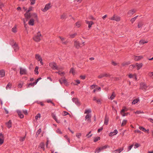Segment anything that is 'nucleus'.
I'll return each mask as SVG.
<instances>
[{"label": "nucleus", "instance_id": "obj_54", "mask_svg": "<svg viewBox=\"0 0 153 153\" xmlns=\"http://www.w3.org/2000/svg\"><path fill=\"white\" fill-rule=\"evenodd\" d=\"M40 117V114H38L37 115L35 116V119L36 120H37L38 118Z\"/></svg>", "mask_w": 153, "mask_h": 153}, {"label": "nucleus", "instance_id": "obj_31", "mask_svg": "<svg viewBox=\"0 0 153 153\" xmlns=\"http://www.w3.org/2000/svg\"><path fill=\"white\" fill-rule=\"evenodd\" d=\"M41 128H40L39 130H38L37 131V132L36 133V137H38V136L39 134L41 132Z\"/></svg>", "mask_w": 153, "mask_h": 153}, {"label": "nucleus", "instance_id": "obj_28", "mask_svg": "<svg viewBox=\"0 0 153 153\" xmlns=\"http://www.w3.org/2000/svg\"><path fill=\"white\" fill-rule=\"evenodd\" d=\"M69 73H72V74L73 75H74V74H75V70L73 68H71V69L70 70V71H69Z\"/></svg>", "mask_w": 153, "mask_h": 153}, {"label": "nucleus", "instance_id": "obj_15", "mask_svg": "<svg viewBox=\"0 0 153 153\" xmlns=\"http://www.w3.org/2000/svg\"><path fill=\"white\" fill-rule=\"evenodd\" d=\"M81 44L79 42L77 41H75L74 42V45L76 48L77 49H79L80 47Z\"/></svg>", "mask_w": 153, "mask_h": 153}, {"label": "nucleus", "instance_id": "obj_13", "mask_svg": "<svg viewBox=\"0 0 153 153\" xmlns=\"http://www.w3.org/2000/svg\"><path fill=\"white\" fill-rule=\"evenodd\" d=\"M135 65V67H137V70H139L141 68H142L143 65V64L142 63L138 64L136 63Z\"/></svg>", "mask_w": 153, "mask_h": 153}, {"label": "nucleus", "instance_id": "obj_58", "mask_svg": "<svg viewBox=\"0 0 153 153\" xmlns=\"http://www.w3.org/2000/svg\"><path fill=\"white\" fill-rule=\"evenodd\" d=\"M140 146V144H139L138 143H136L134 145V148H137Z\"/></svg>", "mask_w": 153, "mask_h": 153}, {"label": "nucleus", "instance_id": "obj_48", "mask_svg": "<svg viewBox=\"0 0 153 153\" xmlns=\"http://www.w3.org/2000/svg\"><path fill=\"white\" fill-rule=\"evenodd\" d=\"M35 85L34 83H30L28 84V86H27V88H28L30 86H33Z\"/></svg>", "mask_w": 153, "mask_h": 153}, {"label": "nucleus", "instance_id": "obj_25", "mask_svg": "<svg viewBox=\"0 0 153 153\" xmlns=\"http://www.w3.org/2000/svg\"><path fill=\"white\" fill-rule=\"evenodd\" d=\"M115 96L116 94L115 93V92H113L112 93V95L110 97V98H109V99L111 100H112L114 98V97Z\"/></svg>", "mask_w": 153, "mask_h": 153}, {"label": "nucleus", "instance_id": "obj_29", "mask_svg": "<svg viewBox=\"0 0 153 153\" xmlns=\"http://www.w3.org/2000/svg\"><path fill=\"white\" fill-rule=\"evenodd\" d=\"M147 42V41H145L143 40H141L139 41V44L140 45H142Z\"/></svg>", "mask_w": 153, "mask_h": 153}, {"label": "nucleus", "instance_id": "obj_37", "mask_svg": "<svg viewBox=\"0 0 153 153\" xmlns=\"http://www.w3.org/2000/svg\"><path fill=\"white\" fill-rule=\"evenodd\" d=\"M38 67L37 66H36L35 68V69L34 70V72L35 73V74H39V72L38 71Z\"/></svg>", "mask_w": 153, "mask_h": 153}, {"label": "nucleus", "instance_id": "obj_60", "mask_svg": "<svg viewBox=\"0 0 153 153\" xmlns=\"http://www.w3.org/2000/svg\"><path fill=\"white\" fill-rule=\"evenodd\" d=\"M103 130V128L102 127H101L100 128L98 129L97 130V132L99 133Z\"/></svg>", "mask_w": 153, "mask_h": 153}, {"label": "nucleus", "instance_id": "obj_16", "mask_svg": "<svg viewBox=\"0 0 153 153\" xmlns=\"http://www.w3.org/2000/svg\"><path fill=\"white\" fill-rule=\"evenodd\" d=\"M142 58H143V56H134V60L135 61H139Z\"/></svg>", "mask_w": 153, "mask_h": 153}, {"label": "nucleus", "instance_id": "obj_8", "mask_svg": "<svg viewBox=\"0 0 153 153\" xmlns=\"http://www.w3.org/2000/svg\"><path fill=\"white\" fill-rule=\"evenodd\" d=\"M136 12V10L134 9H132L128 12L127 15L129 16H131Z\"/></svg>", "mask_w": 153, "mask_h": 153}, {"label": "nucleus", "instance_id": "obj_32", "mask_svg": "<svg viewBox=\"0 0 153 153\" xmlns=\"http://www.w3.org/2000/svg\"><path fill=\"white\" fill-rule=\"evenodd\" d=\"M77 35L76 33H75L72 34H69V38H73L76 36Z\"/></svg>", "mask_w": 153, "mask_h": 153}, {"label": "nucleus", "instance_id": "obj_49", "mask_svg": "<svg viewBox=\"0 0 153 153\" xmlns=\"http://www.w3.org/2000/svg\"><path fill=\"white\" fill-rule=\"evenodd\" d=\"M91 111L90 109H86L85 111V114L89 113L91 112Z\"/></svg>", "mask_w": 153, "mask_h": 153}, {"label": "nucleus", "instance_id": "obj_2", "mask_svg": "<svg viewBox=\"0 0 153 153\" xmlns=\"http://www.w3.org/2000/svg\"><path fill=\"white\" fill-rule=\"evenodd\" d=\"M49 66L53 70H59L60 68H59L56 65V63L54 62H52L49 63Z\"/></svg>", "mask_w": 153, "mask_h": 153}, {"label": "nucleus", "instance_id": "obj_50", "mask_svg": "<svg viewBox=\"0 0 153 153\" xmlns=\"http://www.w3.org/2000/svg\"><path fill=\"white\" fill-rule=\"evenodd\" d=\"M35 1L36 0H30V4L32 5L35 4Z\"/></svg>", "mask_w": 153, "mask_h": 153}, {"label": "nucleus", "instance_id": "obj_4", "mask_svg": "<svg viewBox=\"0 0 153 153\" xmlns=\"http://www.w3.org/2000/svg\"><path fill=\"white\" fill-rule=\"evenodd\" d=\"M30 11V10L28 9L26 11V13L24 14L25 17L27 21L30 18V16L31 13H29Z\"/></svg>", "mask_w": 153, "mask_h": 153}, {"label": "nucleus", "instance_id": "obj_12", "mask_svg": "<svg viewBox=\"0 0 153 153\" xmlns=\"http://www.w3.org/2000/svg\"><path fill=\"white\" fill-rule=\"evenodd\" d=\"M12 47L14 48V51L15 52L17 51L19 49L18 45L16 43H14L13 45H12Z\"/></svg>", "mask_w": 153, "mask_h": 153}, {"label": "nucleus", "instance_id": "obj_26", "mask_svg": "<svg viewBox=\"0 0 153 153\" xmlns=\"http://www.w3.org/2000/svg\"><path fill=\"white\" fill-rule=\"evenodd\" d=\"M35 58L38 61H40L42 59L41 56L38 54H36L35 55Z\"/></svg>", "mask_w": 153, "mask_h": 153}, {"label": "nucleus", "instance_id": "obj_46", "mask_svg": "<svg viewBox=\"0 0 153 153\" xmlns=\"http://www.w3.org/2000/svg\"><path fill=\"white\" fill-rule=\"evenodd\" d=\"M82 0H74V2L76 4H78L80 3Z\"/></svg>", "mask_w": 153, "mask_h": 153}, {"label": "nucleus", "instance_id": "obj_42", "mask_svg": "<svg viewBox=\"0 0 153 153\" xmlns=\"http://www.w3.org/2000/svg\"><path fill=\"white\" fill-rule=\"evenodd\" d=\"M137 16H136L135 17H134L131 19L130 20V21L132 22V23H133V22L135 21V19H137Z\"/></svg>", "mask_w": 153, "mask_h": 153}, {"label": "nucleus", "instance_id": "obj_1", "mask_svg": "<svg viewBox=\"0 0 153 153\" xmlns=\"http://www.w3.org/2000/svg\"><path fill=\"white\" fill-rule=\"evenodd\" d=\"M42 36L40 31H39L36 34L33 38V39L36 42H38L40 41Z\"/></svg>", "mask_w": 153, "mask_h": 153}, {"label": "nucleus", "instance_id": "obj_44", "mask_svg": "<svg viewBox=\"0 0 153 153\" xmlns=\"http://www.w3.org/2000/svg\"><path fill=\"white\" fill-rule=\"evenodd\" d=\"M120 17L118 16H115V20L116 21H119L120 20Z\"/></svg>", "mask_w": 153, "mask_h": 153}, {"label": "nucleus", "instance_id": "obj_22", "mask_svg": "<svg viewBox=\"0 0 153 153\" xmlns=\"http://www.w3.org/2000/svg\"><path fill=\"white\" fill-rule=\"evenodd\" d=\"M39 147L41 149H42L43 151H44L45 149L44 143L43 142L41 143L39 146Z\"/></svg>", "mask_w": 153, "mask_h": 153}, {"label": "nucleus", "instance_id": "obj_34", "mask_svg": "<svg viewBox=\"0 0 153 153\" xmlns=\"http://www.w3.org/2000/svg\"><path fill=\"white\" fill-rule=\"evenodd\" d=\"M107 147H109V146L108 145H105L104 146L100 147V148L102 151V150L106 149Z\"/></svg>", "mask_w": 153, "mask_h": 153}, {"label": "nucleus", "instance_id": "obj_43", "mask_svg": "<svg viewBox=\"0 0 153 153\" xmlns=\"http://www.w3.org/2000/svg\"><path fill=\"white\" fill-rule=\"evenodd\" d=\"M76 25L77 27H79L81 26V23L78 22L76 23Z\"/></svg>", "mask_w": 153, "mask_h": 153}, {"label": "nucleus", "instance_id": "obj_36", "mask_svg": "<svg viewBox=\"0 0 153 153\" xmlns=\"http://www.w3.org/2000/svg\"><path fill=\"white\" fill-rule=\"evenodd\" d=\"M11 87L12 84L10 83H9L6 86V89L7 90L8 88H11Z\"/></svg>", "mask_w": 153, "mask_h": 153}, {"label": "nucleus", "instance_id": "obj_52", "mask_svg": "<svg viewBox=\"0 0 153 153\" xmlns=\"http://www.w3.org/2000/svg\"><path fill=\"white\" fill-rule=\"evenodd\" d=\"M128 114H129V113L128 112H127L126 113H123L121 114V115L123 116V117H124L126 116H127Z\"/></svg>", "mask_w": 153, "mask_h": 153}, {"label": "nucleus", "instance_id": "obj_51", "mask_svg": "<svg viewBox=\"0 0 153 153\" xmlns=\"http://www.w3.org/2000/svg\"><path fill=\"white\" fill-rule=\"evenodd\" d=\"M4 142V138H0V145L2 144Z\"/></svg>", "mask_w": 153, "mask_h": 153}, {"label": "nucleus", "instance_id": "obj_64", "mask_svg": "<svg viewBox=\"0 0 153 153\" xmlns=\"http://www.w3.org/2000/svg\"><path fill=\"white\" fill-rule=\"evenodd\" d=\"M76 136L78 138H79L81 136V133L77 134Z\"/></svg>", "mask_w": 153, "mask_h": 153}, {"label": "nucleus", "instance_id": "obj_53", "mask_svg": "<svg viewBox=\"0 0 153 153\" xmlns=\"http://www.w3.org/2000/svg\"><path fill=\"white\" fill-rule=\"evenodd\" d=\"M149 76L152 78H153V72L150 73L149 74Z\"/></svg>", "mask_w": 153, "mask_h": 153}, {"label": "nucleus", "instance_id": "obj_3", "mask_svg": "<svg viewBox=\"0 0 153 153\" xmlns=\"http://www.w3.org/2000/svg\"><path fill=\"white\" fill-rule=\"evenodd\" d=\"M148 87L146 84L144 82H141L140 84V88L146 91Z\"/></svg>", "mask_w": 153, "mask_h": 153}, {"label": "nucleus", "instance_id": "obj_55", "mask_svg": "<svg viewBox=\"0 0 153 153\" xmlns=\"http://www.w3.org/2000/svg\"><path fill=\"white\" fill-rule=\"evenodd\" d=\"M4 7V5L2 2L0 1V9H1Z\"/></svg>", "mask_w": 153, "mask_h": 153}, {"label": "nucleus", "instance_id": "obj_23", "mask_svg": "<svg viewBox=\"0 0 153 153\" xmlns=\"http://www.w3.org/2000/svg\"><path fill=\"white\" fill-rule=\"evenodd\" d=\"M5 73L4 70L0 71V77H2L4 76Z\"/></svg>", "mask_w": 153, "mask_h": 153}, {"label": "nucleus", "instance_id": "obj_20", "mask_svg": "<svg viewBox=\"0 0 153 153\" xmlns=\"http://www.w3.org/2000/svg\"><path fill=\"white\" fill-rule=\"evenodd\" d=\"M117 130H115L113 132H112L110 133L109 135L110 136H112L113 135L116 134L117 133Z\"/></svg>", "mask_w": 153, "mask_h": 153}, {"label": "nucleus", "instance_id": "obj_5", "mask_svg": "<svg viewBox=\"0 0 153 153\" xmlns=\"http://www.w3.org/2000/svg\"><path fill=\"white\" fill-rule=\"evenodd\" d=\"M30 11V10L28 9L26 11V13L24 14L25 17L27 21L30 18V16L31 13H29Z\"/></svg>", "mask_w": 153, "mask_h": 153}, {"label": "nucleus", "instance_id": "obj_18", "mask_svg": "<svg viewBox=\"0 0 153 153\" xmlns=\"http://www.w3.org/2000/svg\"><path fill=\"white\" fill-rule=\"evenodd\" d=\"M17 113L19 117L21 118H22L24 116L23 114H22V112L20 110H18L17 111Z\"/></svg>", "mask_w": 153, "mask_h": 153}, {"label": "nucleus", "instance_id": "obj_6", "mask_svg": "<svg viewBox=\"0 0 153 153\" xmlns=\"http://www.w3.org/2000/svg\"><path fill=\"white\" fill-rule=\"evenodd\" d=\"M51 7V4L50 3H48L45 5L44 8L42 9V10L44 12H45L50 8Z\"/></svg>", "mask_w": 153, "mask_h": 153}, {"label": "nucleus", "instance_id": "obj_59", "mask_svg": "<svg viewBox=\"0 0 153 153\" xmlns=\"http://www.w3.org/2000/svg\"><path fill=\"white\" fill-rule=\"evenodd\" d=\"M80 78L82 79H84L85 78V76H82L81 75L80 76Z\"/></svg>", "mask_w": 153, "mask_h": 153}, {"label": "nucleus", "instance_id": "obj_38", "mask_svg": "<svg viewBox=\"0 0 153 153\" xmlns=\"http://www.w3.org/2000/svg\"><path fill=\"white\" fill-rule=\"evenodd\" d=\"M101 151V149H100V147L99 148H97L95 151V153H99Z\"/></svg>", "mask_w": 153, "mask_h": 153}, {"label": "nucleus", "instance_id": "obj_35", "mask_svg": "<svg viewBox=\"0 0 153 153\" xmlns=\"http://www.w3.org/2000/svg\"><path fill=\"white\" fill-rule=\"evenodd\" d=\"M143 25V23L142 22H139L138 23V25H137V27L139 28H140Z\"/></svg>", "mask_w": 153, "mask_h": 153}, {"label": "nucleus", "instance_id": "obj_24", "mask_svg": "<svg viewBox=\"0 0 153 153\" xmlns=\"http://www.w3.org/2000/svg\"><path fill=\"white\" fill-rule=\"evenodd\" d=\"M59 82L61 84H62V83H64L65 85L66 86L67 84L66 83V80L65 79H62L61 78V79L59 80Z\"/></svg>", "mask_w": 153, "mask_h": 153}, {"label": "nucleus", "instance_id": "obj_56", "mask_svg": "<svg viewBox=\"0 0 153 153\" xmlns=\"http://www.w3.org/2000/svg\"><path fill=\"white\" fill-rule=\"evenodd\" d=\"M12 31L13 32L16 33L17 32L16 27H13L12 28Z\"/></svg>", "mask_w": 153, "mask_h": 153}, {"label": "nucleus", "instance_id": "obj_47", "mask_svg": "<svg viewBox=\"0 0 153 153\" xmlns=\"http://www.w3.org/2000/svg\"><path fill=\"white\" fill-rule=\"evenodd\" d=\"M139 129L142 130V131L145 132V131H146V129L142 126H140L139 127Z\"/></svg>", "mask_w": 153, "mask_h": 153}, {"label": "nucleus", "instance_id": "obj_11", "mask_svg": "<svg viewBox=\"0 0 153 153\" xmlns=\"http://www.w3.org/2000/svg\"><path fill=\"white\" fill-rule=\"evenodd\" d=\"M72 100L73 102H75L78 106H79L80 105V102L79 101L77 98H73Z\"/></svg>", "mask_w": 153, "mask_h": 153}, {"label": "nucleus", "instance_id": "obj_27", "mask_svg": "<svg viewBox=\"0 0 153 153\" xmlns=\"http://www.w3.org/2000/svg\"><path fill=\"white\" fill-rule=\"evenodd\" d=\"M127 111L128 109H127L126 107H124L120 111V113L121 114H122L124 113H125V112Z\"/></svg>", "mask_w": 153, "mask_h": 153}, {"label": "nucleus", "instance_id": "obj_7", "mask_svg": "<svg viewBox=\"0 0 153 153\" xmlns=\"http://www.w3.org/2000/svg\"><path fill=\"white\" fill-rule=\"evenodd\" d=\"M91 115L90 114H88L85 116V120H87L88 123L91 122Z\"/></svg>", "mask_w": 153, "mask_h": 153}, {"label": "nucleus", "instance_id": "obj_10", "mask_svg": "<svg viewBox=\"0 0 153 153\" xmlns=\"http://www.w3.org/2000/svg\"><path fill=\"white\" fill-rule=\"evenodd\" d=\"M20 74L21 75L26 74L27 71L25 69H23L22 68H20Z\"/></svg>", "mask_w": 153, "mask_h": 153}, {"label": "nucleus", "instance_id": "obj_14", "mask_svg": "<svg viewBox=\"0 0 153 153\" xmlns=\"http://www.w3.org/2000/svg\"><path fill=\"white\" fill-rule=\"evenodd\" d=\"M7 127L10 128L12 127V122L11 120H10L8 122L6 123Z\"/></svg>", "mask_w": 153, "mask_h": 153}, {"label": "nucleus", "instance_id": "obj_30", "mask_svg": "<svg viewBox=\"0 0 153 153\" xmlns=\"http://www.w3.org/2000/svg\"><path fill=\"white\" fill-rule=\"evenodd\" d=\"M108 119L107 117L106 116L105 117V121H104V124L106 125L108 124Z\"/></svg>", "mask_w": 153, "mask_h": 153}, {"label": "nucleus", "instance_id": "obj_33", "mask_svg": "<svg viewBox=\"0 0 153 153\" xmlns=\"http://www.w3.org/2000/svg\"><path fill=\"white\" fill-rule=\"evenodd\" d=\"M139 99H137L134 100L132 102V104H135L139 101Z\"/></svg>", "mask_w": 153, "mask_h": 153}, {"label": "nucleus", "instance_id": "obj_57", "mask_svg": "<svg viewBox=\"0 0 153 153\" xmlns=\"http://www.w3.org/2000/svg\"><path fill=\"white\" fill-rule=\"evenodd\" d=\"M133 145H132L129 146L128 148V151H129L132 148V147H133Z\"/></svg>", "mask_w": 153, "mask_h": 153}, {"label": "nucleus", "instance_id": "obj_21", "mask_svg": "<svg viewBox=\"0 0 153 153\" xmlns=\"http://www.w3.org/2000/svg\"><path fill=\"white\" fill-rule=\"evenodd\" d=\"M34 20L33 19H31L28 22V24L31 26H33L34 25Z\"/></svg>", "mask_w": 153, "mask_h": 153}, {"label": "nucleus", "instance_id": "obj_45", "mask_svg": "<svg viewBox=\"0 0 153 153\" xmlns=\"http://www.w3.org/2000/svg\"><path fill=\"white\" fill-rule=\"evenodd\" d=\"M103 74V77H109L110 76V75L109 74L104 73Z\"/></svg>", "mask_w": 153, "mask_h": 153}, {"label": "nucleus", "instance_id": "obj_62", "mask_svg": "<svg viewBox=\"0 0 153 153\" xmlns=\"http://www.w3.org/2000/svg\"><path fill=\"white\" fill-rule=\"evenodd\" d=\"M89 134H90L88 133L86 135V136L87 137V138H89L92 135V134H91L90 135H89Z\"/></svg>", "mask_w": 153, "mask_h": 153}, {"label": "nucleus", "instance_id": "obj_17", "mask_svg": "<svg viewBox=\"0 0 153 153\" xmlns=\"http://www.w3.org/2000/svg\"><path fill=\"white\" fill-rule=\"evenodd\" d=\"M85 22L88 25V27L89 28L91 27L92 25L94 24V22L92 21H89L87 20H86Z\"/></svg>", "mask_w": 153, "mask_h": 153}, {"label": "nucleus", "instance_id": "obj_40", "mask_svg": "<svg viewBox=\"0 0 153 153\" xmlns=\"http://www.w3.org/2000/svg\"><path fill=\"white\" fill-rule=\"evenodd\" d=\"M127 123V120H123L121 124V126H124Z\"/></svg>", "mask_w": 153, "mask_h": 153}, {"label": "nucleus", "instance_id": "obj_19", "mask_svg": "<svg viewBox=\"0 0 153 153\" xmlns=\"http://www.w3.org/2000/svg\"><path fill=\"white\" fill-rule=\"evenodd\" d=\"M123 150V148H120L118 149L115 150L113 151V152H115V153H120Z\"/></svg>", "mask_w": 153, "mask_h": 153}, {"label": "nucleus", "instance_id": "obj_63", "mask_svg": "<svg viewBox=\"0 0 153 153\" xmlns=\"http://www.w3.org/2000/svg\"><path fill=\"white\" fill-rule=\"evenodd\" d=\"M103 77V74H101L99 75L98 76V78L99 79H101Z\"/></svg>", "mask_w": 153, "mask_h": 153}, {"label": "nucleus", "instance_id": "obj_39", "mask_svg": "<svg viewBox=\"0 0 153 153\" xmlns=\"http://www.w3.org/2000/svg\"><path fill=\"white\" fill-rule=\"evenodd\" d=\"M135 67V65L133 64L131 65L129 67V69L130 70H132Z\"/></svg>", "mask_w": 153, "mask_h": 153}, {"label": "nucleus", "instance_id": "obj_41", "mask_svg": "<svg viewBox=\"0 0 153 153\" xmlns=\"http://www.w3.org/2000/svg\"><path fill=\"white\" fill-rule=\"evenodd\" d=\"M100 137H98L97 138L95 137L94 138V141L95 142H97L98 140H100Z\"/></svg>", "mask_w": 153, "mask_h": 153}, {"label": "nucleus", "instance_id": "obj_61", "mask_svg": "<svg viewBox=\"0 0 153 153\" xmlns=\"http://www.w3.org/2000/svg\"><path fill=\"white\" fill-rule=\"evenodd\" d=\"M89 19H90L95 20V19L91 15L89 16Z\"/></svg>", "mask_w": 153, "mask_h": 153}, {"label": "nucleus", "instance_id": "obj_9", "mask_svg": "<svg viewBox=\"0 0 153 153\" xmlns=\"http://www.w3.org/2000/svg\"><path fill=\"white\" fill-rule=\"evenodd\" d=\"M30 16V18L31 17H33L35 19V20L37 22L38 21V16L36 13H31Z\"/></svg>", "mask_w": 153, "mask_h": 153}]
</instances>
